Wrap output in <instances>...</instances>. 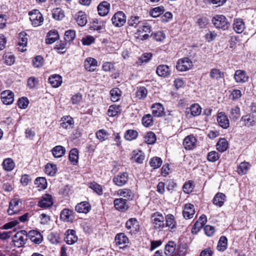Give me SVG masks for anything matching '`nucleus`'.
Here are the masks:
<instances>
[{"mask_svg": "<svg viewBox=\"0 0 256 256\" xmlns=\"http://www.w3.org/2000/svg\"><path fill=\"white\" fill-rule=\"evenodd\" d=\"M28 240V233L25 230L16 232L12 238L14 245L18 248L23 246Z\"/></svg>", "mask_w": 256, "mask_h": 256, "instance_id": "1", "label": "nucleus"}, {"mask_svg": "<svg viewBox=\"0 0 256 256\" xmlns=\"http://www.w3.org/2000/svg\"><path fill=\"white\" fill-rule=\"evenodd\" d=\"M212 22L217 28L223 30H227L230 25L226 18L223 15L216 16L212 18Z\"/></svg>", "mask_w": 256, "mask_h": 256, "instance_id": "2", "label": "nucleus"}, {"mask_svg": "<svg viewBox=\"0 0 256 256\" xmlns=\"http://www.w3.org/2000/svg\"><path fill=\"white\" fill-rule=\"evenodd\" d=\"M30 19L32 24L34 26H40L44 21L42 14L38 10H34L29 12Z\"/></svg>", "mask_w": 256, "mask_h": 256, "instance_id": "3", "label": "nucleus"}, {"mask_svg": "<svg viewBox=\"0 0 256 256\" xmlns=\"http://www.w3.org/2000/svg\"><path fill=\"white\" fill-rule=\"evenodd\" d=\"M192 66V62L188 58H184L178 60L176 68L181 72H184L190 70Z\"/></svg>", "mask_w": 256, "mask_h": 256, "instance_id": "4", "label": "nucleus"}, {"mask_svg": "<svg viewBox=\"0 0 256 256\" xmlns=\"http://www.w3.org/2000/svg\"><path fill=\"white\" fill-rule=\"evenodd\" d=\"M112 21L114 26L116 27L122 26L126 22V15L122 11L118 12L113 16Z\"/></svg>", "mask_w": 256, "mask_h": 256, "instance_id": "5", "label": "nucleus"}, {"mask_svg": "<svg viewBox=\"0 0 256 256\" xmlns=\"http://www.w3.org/2000/svg\"><path fill=\"white\" fill-rule=\"evenodd\" d=\"M164 218L163 216L158 213L155 212L152 216V221L156 229H162L164 226Z\"/></svg>", "mask_w": 256, "mask_h": 256, "instance_id": "6", "label": "nucleus"}, {"mask_svg": "<svg viewBox=\"0 0 256 256\" xmlns=\"http://www.w3.org/2000/svg\"><path fill=\"white\" fill-rule=\"evenodd\" d=\"M126 227L132 234H136L140 230L139 223L135 218H130L126 222Z\"/></svg>", "mask_w": 256, "mask_h": 256, "instance_id": "7", "label": "nucleus"}, {"mask_svg": "<svg viewBox=\"0 0 256 256\" xmlns=\"http://www.w3.org/2000/svg\"><path fill=\"white\" fill-rule=\"evenodd\" d=\"M128 180V174L126 172L119 173L113 178V182L115 184L122 186L125 184Z\"/></svg>", "mask_w": 256, "mask_h": 256, "instance_id": "8", "label": "nucleus"}, {"mask_svg": "<svg viewBox=\"0 0 256 256\" xmlns=\"http://www.w3.org/2000/svg\"><path fill=\"white\" fill-rule=\"evenodd\" d=\"M197 140L193 135H190L186 136L183 142V145L186 150H191L196 146Z\"/></svg>", "mask_w": 256, "mask_h": 256, "instance_id": "9", "label": "nucleus"}, {"mask_svg": "<svg viewBox=\"0 0 256 256\" xmlns=\"http://www.w3.org/2000/svg\"><path fill=\"white\" fill-rule=\"evenodd\" d=\"M20 204H22V202L17 198H14L10 201L9 208L8 210L9 215H12L19 211L20 207L18 205Z\"/></svg>", "mask_w": 256, "mask_h": 256, "instance_id": "10", "label": "nucleus"}, {"mask_svg": "<svg viewBox=\"0 0 256 256\" xmlns=\"http://www.w3.org/2000/svg\"><path fill=\"white\" fill-rule=\"evenodd\" d=\"M0 98L3 104H10L14 100V94L10 90H4L2 92Z\"/></svg>", "mask_w": 256, "mask_h": 256, "instance_id": "11", "label": "nucleus"}, {"mask_svg": "<svg viewBox=\"0 0 256 256\" xmlns=\"http://www.w3.org/2000/svg\"><path fill=\"white\" fill-rule=\"evenodd\" d=\"M217 121L220 126L226 129L229 127L230 120L228 116L224 112H220L218 114Z\"/></svg>", "mask_w": 256, "mask_h": 256, "instance_id": "12", "label": "nucleus"}, {"mask_svg": "<svg viewBox=\"0 0 256 256\" xmlns=\"http://www.w3.org/2000/svg\"><path fill=\"white\" fill-rule=\"evenodd\" d=\"M53 204L52 196L50 194H45L38 202V206L42 208H48Z\"/></svg>", "mask_w": 256, "mask_h": 256, "instance_id": "13", "label": "nucleus"}, {"mask_svg": "<svg viewBox=\"0 0 256 256\" xmlns=\"http://www.w3.org/2000/svg\"><path fill=\"white\" fill-rule=\"evenodd\" d=\"M248 78L246 72L243 70H237L234 74V78L237 83H244L248 81Z\"/></svg>", "mask_w": 256, "mask_h": 256, "instance_id": "14", "label": "nucleus"}, {"mask_svg": "<svg viewBox=\"0 0 256 256\" xmlns=\"http://www.w3.org/2000/svg\"><path fill=\"white\" fill-rule=\"evenodd\" d=\"M115 241L117 246L120 248H125L128 243V239L124 233H120L116 235Z\"/></svg>", "mask_w": 256, "mask_h": 256, "instance_id": "15", "label": "nucleus"}, {"mask_svg": "<svg viewBox=\"0 0 256 256\" xmlns=\"http://www.w3.org/2000/svg\"><path fill=\"white\" fill-rule=\"evenodd\" d=\"M166 226L170 228V231H174L176 228V222L174 215L167 214L165 218Z\"/></svg>", "mask_w": 256, "mask_h": 256, "instance_id": "16", "label": "nucleus"}, {"mask_svg": "<svg viewBox=\"0 0 256 256\" xmlns=\"http://www.w3.org/2000/svg\"><path fill=\"white\" fill-rule=\"evenodd\" d=\"M64 240L68 244H72L78 240L76 232L72 230H68L66 232Z\"/></svg>", "mask_w": 256, "mask_h": 256, "instance_id": "17", "label": "nucleus"}, {"mask_svg": "<svg viewBox=\"0 0 256 256\" xmlns=\"http://www.w3.org/2000/svg\"><path fill=\"white\" fill-rule=\"evenodd\" d=\"M152 113L154 116L161 117L164 114V108L160 103H156L152 106Z\"/></svg>", "mask_w": 256, "mask_h": 256, "instance_id": "18", "label": "nucleus"}, {"mask_svg": "<svg viewBox=\"0 0 256 256\" xmlns=\"http://www.w3.org/2000/svg\"><path fill=\"white\" fill-rule=\"evenodd\" d=\"M195 213L194 206L191 204H187L184 206L182 214L186 219L191 218L193 217Z\"/></svg>", "mask_w": 256, "mask_h": 256, "instance_id": "19", "label": "nucleus"}, {"mask_svg": "<svg viewBox=\"0 0 256 256\" xmlns=\"http://www.w3.org/2000/svg\"><path fill=\"white\" fill-rule=\"evenodd\" d=\"M60 126L66 130H70L73 128L74 125V119L70 116H64L61 118Z\"/></svg>", "mask_w": 256, "mask_h": 256, "instance_id": "20", "label": "nucleus"}, {"mask_svg": "<svg viewBox=\"0 0 256 256\" xmlns=\"http://www.w3.org/2000/svg\"><path fill=\"white\" fill-rule=\"evenodd\" d=\"M76 210L79 213H88L91 209V206L86 202L78 204L75 208Z\"/></svg>", "mask_w": 256, "mask_h": 256, "instance_id": "21", "label": "nucleus"}, {"mask_svg": "<svg viewBox=\"0 0 256 256\" xmlns=\"http://www.w3.org/2000/svg\"><path fill=\"white\" fill-rule=\"evenodd\" d=\"M84 68L90 72H93L95 70L97 66V61L94 58H88L84 61Z\"/></svg>", "mask_w": 256, "mask_h": 256, "instance_id": "22", "label": "nucleus"}, {"mask_svg": "<svg viewBox=\"0 0 256 256\" xmlns=\"http://www.w3.org/2000/svg\"><path fill=\"white\" fill-rule=\"evenodd\" d=\"M110 6V4L107 2L104 1L100 3L98 6V14L102 16L106 15L109 12Z\"/></svg>", "mask_w": 256, "mask_h": 256, "instance_id": "23", "label": "nucleus"}, {"mask_svg": "<svg viewBox=\"0 0 256 256\" xmlns=\"http://www.w3.org/2000/svg\"><path fill=\"white\" fill-rule=\"evenodd\" d=\"M156 73L160 76L166 77L170 75V70L168 66L160 65L156 68Z\"/></svg>", "mask_w": 256, "mask_h": 256, "instance_id": "24", "label": "nucleus"}, {"mask_svg": "<svg viewBox=\"0 0 256 256\" xmlns=\"http://www.w3.org/2000/svg\"><path fill=\"white\" fill-rule=\"evenodd\" d=\"M118 194L126 200H132L134 196L132 190L128 188L120 189L118 191Z\"/></svg>", "mask_w": 256, "mask_h": 256, "instance_id": "25", "label": "nucleus"}, {"mask_svg": "<svg viewBox=\"0 0 256 256\" xmlns=\"http://www.w3.org/2000/svg\"><path fill=\"white\" fill-rule=\"evenodd\" d=\"M73 211L69 209H64L60 212V218L64 222H69L74 219Z\"/></svg>", "mask_w": 256, "mask_h": 256, "instance_id": "26", "label": "nucleus"}, {"mask_svg": "<svg viewBox=\"0 0 256 256\" xmlns=\"http://www.w3.org/2000/svg\"><path fill=\"white\" fill-rule=\"evenodd\" d=\"M234 30L238 34H240L244 30L245 25L242 19L237 18L234 20L233 24Z\"/></svg>", "mask_w": 256, "mask_h": 256, "instance_id": "27", "label": "nucleus"}, {"mask_svg": "<svg viewBox=\"0 0 256 256\" xmlns=\"http://www.w3.org/2000/svg\"><path fill=\"white\" fill-rule=\"evenodd\" d=\"M226 195L222 192L217 193L213 199V203L216 206L222 207L226 200Z\"/></svg>", "mask_w": 256, "mask_h": 256, "instance_id": "28", "label": "nucleus"}, {"mask_svg": "<svg viewBox=\"0 0 256 256\" xmlns=\"http://www.w3.org/2000/svg\"><path fill=\"white\" fill-rule=\"evenodd\" d=\"M48 81L53 87L58 88L62 83V78L58 74L52 75L49 78Z\"/></svg>", "mask_w": 256, "mask_h": 256, "instance_id": "29", "label": "nucleus"}, {"mask_svg": "<svg viewBox=\"0 0 256 256\" xmlns=\"http://www.w3.org/2000/svg\"><path fill=\"white\" fill-rule=\"evenodd\" d=\"M240 122H244L245 126L250 127L254 126L256 124L254 116L250 114H247L242 116Z\"/></svg>", "mask_w": 256, "mask_h": 256, "instance_id": "30", "label": "nucleus"}, {"mask_svg": "<svg viewBox=\"0 0 256 256\" xmlns=\"http://www.w3.org/2000/svg\"><path fill=\"white\" fill-rule=\"evenodd\" d=\"M76 20L78 24L80 26H84L87 22L86 14L82 12H78L76 16Z\"/></svg>", "mask_w": 256, "mask_h": 256, "instance_id": "31", "label": "nucleus"}, {"mask_svg": "<svg viewBox=\"0 0 256 256\" xmlns=\"http://www.w3.org/2000/svg\"><path fill=\"white\" fill-rule=\"evenodd\" d=\"M114 203L116 208L119 210H122L128 208L126 200L123 198L114 200Z\"/></svg>", "mask_w": 256, "mask_h": 256, "instance_id": "32", "label": "nucleus"}, {"mask_svg": "<svg viewBox=\"0 0 256 256\" xmlns=\"http://www.w3.org/2000/svg\"><path fill=\"white\" fill-rule=\"evenodd\" d=\"M52 153L56 158L62 157L66 153V148L62 146H56L52 149Z\"/></svg>", "mask_w": 256, "mask_h": 256, "instance_id": "33", "label": "nucleus"}, {"mask_svg": "<svg viewBox=\"0 0 256 256\" xmlns=\"http://www.w3.org/2000/svg\"><path fill=\"white\" fill-rule=\"evenodd\" d=\"M144 158V154L141 150H134L132 153V159L138 163H142Z\"/></svg>", "mask_w": 256, "mask_h": 256, "instance_id": "34", "label": "nucleus"}, {"mask_svg": "<svg viewBox=\"0 0 256 256\" xmlns=\"http://www.w3.org/2000/svg\"><path fill=\"white\" fill-rule=\"evenodd\" d=\"M2 165L4 169L6 171L12 170L15 166V164L11 158H6L4 159Z\"/></svg>", "mask_w": 256, "mask_h": 256, "instance_id": "35", "label": "nucleus"}, {"mask_svg": "<svg viewBox=\"0 0 256 256\" xmlns=\"http://www.w3.org/2000/svg\"><path fill=\"white\" fill-rule=\"evenodd\" d=\"M148 95V90L144 86H140L137 88L136 92V97L138 100L145 98Z\"/></svg>", "mask_w": 256, "mask_h": 256, "instance_id": "36", "label": "nucleus"}, {"mask_svg": "<svg viewBox=\"0 0 256 256\" xmlns=\"http://www.w3.org/2000/svg\"><path fill=\"white\" fill-rule=\"evenodd\" d=\"M139 16H131L130 19L128 20V24L129 26H134L138 29L142 24V22L140 20Z\"/></svg>", "mask_w": 256, "mask_h": 256, "instance_id": "37", "label": "nucleus"}, {"mask_svg": "<svg viewBox=\"0 0 256 256\" xmlns=\"http://www.w3.org/2000/svg\"><path fill=\"white\" fill-rule=\"evenodd\" d=\"M58 32L56 30H50L48 34V38L46 39V43L52 44L56 42L58 38Z\"/></svg>", "mask_w": 256, "mask_h": 256, "instance_id": "38", "label": "nucleus"}, {"mask_svg": "<svg viewBox=\"0 0 256 256\" xmlns=\"http://www.w3.org/2000/svg\"><path fill=\"white\" fill-rule=\"evenodd\" d=\"M250 167V164L248 162H242L238 166L237 172L240 175L245 174L248 172Z\"/></svg>", "mask_w": 256, "mask_h": 256, "instance_id": "39", "label": "nucleus"}, {"mask_svg": "<svg viewBox=\"0 0 256 256\" xmlns=\"http://www.w3.org/2000/svg\"><path fill=\"white\" fill-rule=\"evenodd\" d=\"M201 110L200 106L198 104H194L190 108L186 109V112H190L192 116H196L200 114Z\"/></svg>", "mask_w": 256, "mask_h": 256, "instance_id": "40", "label": "nucleus"}, {"mask_svg": "<svg viewBox=\"0 0 256 256\" xmlns=\"http://www.w3.org/2000/svg\"><path fill=\"white\" fill-rule=\"evenodd\" d=\"M240 116V108L239 107L236 106L231 109L230 117L232 120H237Z\"/></svg>", "mask_w": 256, "mask_h": 256, "instance_id": "41", "label": "nucleus"}, {"mask_svg": "<svg viewBox=\"0 0 256 256\" xmlns=\"http://www.w3.org/2000/svg\"><path fill=\"white\" fill-rule=\"evenodd\" d=\"M176 246L174 242H169L165 246L164 254L166 256L172 255L176 250Z\"/></svg>", "mask_w": 256, "mask_h": 256, "instance_id": "42", "label": "nucleus"}, {"mask_svg": "<svg viewBox=\"0 0 256 256\" xmlns=\"http://www.w3.org/2000/svg\"><path fill=\"white\" fill-rule=\"evenodd\" d=\"M228 240L226 236H222L218 242L217 249L219 251L224 252L227 248Z\"/></svg>", "mask_w": 256, "mask_h": 256, "instance_id": "43", "label": "nucleus"}, {"mask_svg": "<svg viewBox=\"0 0 256 256\" xmlns=\"http://www.w3.org/2000/svg\"><path fill=\"white\" fill-rule=\"evenodd\" d=\"M216 148L220 152H224L228 148V142L225 138L220 139L217 143Z\"/></svg>", "mask_w": 256, "mask_h": 256, "instance_id": "44", "label": "nucleus"}, {"mask_svg": "<svg viewBox=\"0 0 256 256\" xmlns=\"http://www.w3.org/2000/svg\"><path fill=\"white\" fill-rule=\"evenodd\" d=\"M28 38H26V34L25 32H22L19 34V42L18 45L24 48L27 45ZM20 50L24 52L26 50L23 48H21Z\"/></svg>", "mask_w": 256, "mask_h": 256, "instance_id": "45", "label": "nucleus"}, {"mask_svg": "<svg viewBox=\"0 0 256 256\" xmlns=\"http://www.w3.org/2000/svg\"><path fill=\"white\" fill-rule=\"evenodd\" d=\"M78 150L76 148L71 150L70 152L69 160L74 165L78 163Z\"/></svg>", "mask_w": 256, "mask_h": 256, "instance_id": "46", "label": "nucleus"}, {"mask_svg": "<svg viewBox=\"0 0 256 256\" xmlns=\"http://www.w3.org/2000/svg\"><path fill=\"white\" fill-rule=\"evenodd\" d=\"M34 184L39 189L44 190L47 187V182L46 179L43 177L37 178L35 180Z\"/></svg>", "mask_w": 256, "mask_h": 256, "instance_id": "47", "label": "nucleus"}, {"mask_svg": "<svg viewBox=\"0 0 256 256\" xmlns=\"http://www.w3.org/2000/svg\"><path fill=\"white\" fill-rule=\"evenodd\" d=\"M162 162V160L160 158L156 156L150 159V164L153 168L156 169L161 166Z\"/></svg>", "mask_w": 256, "mask_h": 256, "instance_id": "48", "label": "nucleus"}, {"mask_svg": "<svg viewBox=\"0 0 256 256\" xmlns=\"http://www.w3.org/2000/svg\"><path fill=\"white\" fill-rule=\"evenodd\" d=\"M52 14L53 18L56 20H61L64 16V12L60 8L54 9Z\"/></svg>", "mask_w": 256, "mask_h": 256, "instance_id": "49", "label": "nucleus"}, {"mask_svg": "<svg viewBox=\"0 0 256 256\" xmlns=\"http://www.w3.org/2000/svg\"><path fill=\"white\" fill-rule=\"evenodd\" d=\"M57 168L55 164H48L45 166V172L50 176H54L56 172Z\"/></svg>", "mask_w": 256, "mask_h": 256, "instance_id": "50", "label": "nucleus"}, {"mask_svg": "<svg viewBox=\"0 0 256 256\" xmlns=\"http://www.w3.org/2000/svg\"><path fill=\"white\" fill-rule=\"evenodd\" d=\"M120 111V106L116 105H112L109 107L108 114L110 116H114Z\"/></svg>", "mask_w": 256, "mask_h": 256, "instance_id": "51", "label": "nucleus"}, {"mask_svg": "<svg viewBox=\"0 0 256 256\" xmlns=\"http://www.w3.org/2000/svg\"><path fill=\"white\" fill-rule=\"evenodd\" d=\"M210 77L212 79L218 80L224 76V74L219 70L212 68L210 72Z\"/></svg>", "mask_w": 256, "mask_h": 256, "instance_id": "52", "label": "nucleus"}, {"mask_svg": "<svg viewBox=\"0 0 256 256\" xmlns=\"http://www.w3.org/2000/svg\"><path fill=\"white\" fill-rule=\"evenodd\" d=\"M164 11V8L163 6H158L154 8L150 11V15L154 18H157Z\"/></svg>", "mask_w": 256, "mask_h": 256, "instance_id": "53", "label": "nucleus"}, {"mask_svg": "<svg viewBox=\"0 0 256 256\" xmlns=\"http://www.w3.org/2000/svg\"><path fill=\"white\" fill-rule=\"evenodd\" d=\"M142 124L146 127H149L153 124V120L151 114H147L142 118Z\"/></svg>", "mask_w": 256, "mask_h": 256, "instance_id": "54", "label": "nucleus"}, {"mask_svg": "<svg viewBox=\"0 0 256 256\" xmlns=\"http://www.w3.org/2000/svg\"><path fill=\"white\" fill-rule=\"evenodd\" d=\"M120 90L118 88H112L110 91V94L111 95V100L113 102H117L120 100Z\"/></svg>", "mask_w": 256, "mask_h": 256, "instance_id": "55", "label": "nucleus"}, {"mask_svg": "<svg viewBox=\"0 0 256 256\" xmlns=\"http://www.w3.org/2000/svg\"><path fill=\"white\" fill-rule=\"evenodd\" d=\"M138 135V132L135 130H128L124 134V138L126 140H132L135 139Z\"/></svg>", "mask_w": 256, "mask_h": 256, "instance_id": "56", "label": "nucleus"}, {"mask_svg": "<svg viewBox=\"0 0 256 256\" xmlns=\"http://www.w3.org/2000/svg\"><path fill=\"white\" fill-rule=\"evenodd\" d=\"M108 136V132L104 129L100 130L96 132V138L102 142L107 139Z\"/></svg>", "mask_w": 256, "mask_h": 256, "instance_id": "57", "label": "nucleus"}, {"mask_svg": "<svg viewBox=\"0 0 256 256\" xmlns=\"http://www.w3.org/2000/svg\"><path fill=\"white\" fill-rule=\"evenodd\" d=\"M76 37V32L74 30H68L64 34V40L66 42H71L74 40Z\"/></svg>", "mask_w": 256, "mask_h": 256, "instance_id": "58", "label": "nucleus"}, {"mask_svg": "<svg viewBox=\"0 0 256 256\" xmlns=\"http://www.w3.org/2000/svg\"><path fill=\"white\" fill-rule=\"evenodd\" d=\"M156 140L155 134L152 132H148L145 136V142L148 144H152Z\"/></svg>", "mask_w": 256, "mask_h": 256, "instance_id": "59", "label": "nucleus"}, {"mask_svg": "<svg viewBox=\"0 0 256 256\" xmlns=\"http://www.w3.org/2000/svg\"><path fill=\"white\" fill-rule=\"evenodd\" d=\"M152 56L151 53H145L143 54L138 60L137 63L141 64L143 62H148Z\"/></svg>", "mask_w": 256, "mask_h": 256, "instance_id": "60", "label": "nucleus"}, {"mask_svg": "<svg viewBox=\"0 0 256 256\" xmlns=\"http://www.w3.org/2000/svg\"><path fill=\"white\" fill-rule=\"evenodd\" d=\"M151 36L156 41L162 42L166 38L165 34L161 31L157 32L151 34Z\"/></svg>", "mask_w": 256, "mask_h": 256, "instance_id": "61", "label": "nucleus"}, {"mask_svg": "<svg viewBox=\"0 0 256 256\" xmlns=\"http://www.w3.org/2000/svg\"><path fill=\"white\" fill-rule=\"evenodd\" d=\"M92 27L94 30L100 31L103 28L104 22L102 21L96 20L92 22Z\"/></svg>", "mask_w": 256, "mask_h": 256, "instance_id": "62", "label": "nucleus"}, {"mask_svg": "<svg viewBox=\"0 0 256 256\" xmlns=\"http://www.w3.org/2000/svg\"><path fill=\"white\" fill-rule=\"evenodd\" d=\"M32 64L34 67L39 68L43 64L44 58L40 56H37L33 60Z\"/></svg>", "mask_w": 256, "mask_h": 256, "instance_id": "63", "label": "nucleus"}, {"mask_svg": "<svg viewBox=\"0 0 256 256\" xmlns=\"http://www.w3.org/2000/svg\"><path fill=\"white\" fill-rule=\"evenodd\" d=\"M90 188L92 189L98 194L101 195L102 194V188L98 184L95 182H92Z\"/></svg>", "mask_w": 256, "mask_h": 256, "instance_id": "64", "label": "nucleus"}]
</instances>
